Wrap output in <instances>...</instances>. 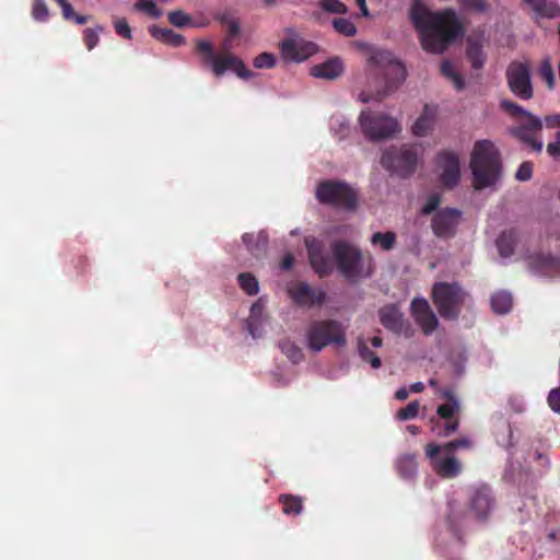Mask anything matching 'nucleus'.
<instances>
[{
  "instance_id": "nucleus-1",
  "label": "nucleus",
  "mask_w": 560,
  "mask_h": 560,
  "mask_svg": "<svg viewBox=\"0 0 560 560\" xmlns=\"http://www.w3.org/2000/svg\"><path fill=\"white\" fill-rule=\"evenodd\" d=\"M410 19L419 32L422 48L431 54L444 52L463 33L452 9L432 12L417 0L411 5Z\"/></svg>"
},
{
  "instance_id": "nucleus-2",
  "label": "nucleus",
  "mask_w": 560,
  "mask_h": 560,
  "mask_svg": "<svg viewBox=\"0 0 560 560\" xmlns=\"http://www.w3.org/2000/svg\"><path fill=\"white\" fill-rule=\"evenodd\" d=\"M472 186L476 190L495 185L500 179L502 164L500 154L490 140H478L471 153Z\"/></svg>"
},
{
  "instance_id": "nucleus-3",
  "label": "nucleus",
  "mask_w": 560,
  "mask_h": 560,
  "mask_svg": "<svg viewBox=\"0 0 560 560\" xmlns=\"http://www.w3.org/2000/svg\"><path fill=\"white\" fill-rule=\"evenodd\" d=\"M229 49V38L223 40L218 54L214 52L213 45L208 40H197L195 47V51L201 56L202 66L210 68L217 78L222 77L228 70L244 80L253 78L254 72L247 69L244 61Z\"/></svg>"
},
{
  "instance_id": "nucleus-4",
  "label": "nucleus",
  "mask_w": 560,
  "mask_h": 560,
  "mask_svg": "<svg viewBox=\"0 0 560 560\" xmlns=\"http://www.w3.org/2000/svg\"><path fill=\"white\" fill-rule=\"evenodd\" d=\"M331 255L339 272L349 281L369 278L374 264L370 254L364 255L360 248L345 241H336L330 246Z\"/></svg>"
},
{
  "instance_id": "nucleus-5",
  "label": "nucleus",
  "mask_w": 560,
  "mask_h": 560,
  "mask_svg": "<svg viewBox=\"0 0 560 560\" xmlns=\"http://www.w3.org/2000/svg\"><path fill=\"white\" fill-rule=\"evenodd\" d=\"M369 71L375 77H382L384 90L377 92L376 100L381 101L396 90L406 79L405 66L388 50H375L368 60Z\"/></svg>"
},
{
  "instance_id": "nucleus-6",
  "label": "nucleus",
  "mask_w": 560,
  "mask_h": 560,
  "mask_svg": "<svg viewBox=\"0 0 560 560\" xmlns=\"http://www.w3.org/2000/svg\"><path fill=\"white\" fill-rule=\"evenodd\" d=\"M500 107L512 118L520 121L518 126L511 130V133L535 152L540 153L544 147L538 137V132L542 129L541 119L510 100H502Z\"/></svg>"
},
{
  "instance_id": "nucleus-7",
  "label": "nucleus",
  "mask_w": 560,
  "mask_h": 560,
  "mask_svg": "<svg viewBox=\"0 0 560 560\" xmlns=\"http://www.w3.org/2000/svg\"><path fill=\"white\" fill-rule=\"evenodd\" d=\"M431 298L440 316L445 320H456L465 304L467 293L457 282H435Z\"/></svg>"
},
{
  "instance_id": "nucleus-8",
  "label": "nucleus",
  "mask_w": 560,
  "mask_h": 560,
  "mask_svg": "<svg viewBox=\"0 0 560 560\" xmlns=\"http://www.w3.org/2000/svg\"><path fill=\"white\" fill-rule=\"evenodd\" d=\"M421 154L422 148L418 144L390 147L383 153L381 163L384 168L407 178L415 173Z\"/></svg>"
},
{
  "instance_id": "nucleus-9",
  "label": "nucleus",
  "mask_w": 560,
  "mask_h": 560,
  "mask_svg": "<svg viewBox=\"0 0 560 560\" xmlns=\"http://www.w3.org/2000/svg\"><path fill=\"white\" fill-rule=\"evenodd\" d=\"M322 205L353 211L358 206L357 191L346 182L326 179L318 183L315 192Z\"/></svg>"
},
{
  "instance_id": "nucleus-10",
  "label": "nucleus",
  "mask_w": 560,
  "mask_h": 560,
  "mask_svg": "<svg viewBox=\"0 0 560 560\" xmlns=\"http://www.w3.org/2000/svg\"><path fill=\"white\" fill-rule=\"evenodd\" d=\"M307 346L313 352H319L328 345L343 347L347 342L342 325L335 319L315 320L306 331Z\"/></svg>"
},
{
  "instance_id": "nucleus-11",
  "label": "nucleus",
  "mask_w": 560,
  "mask_h": 560,
  "mask_svg": "<svg viewBox=\"0 0 560 560\" xmlns=\"http://www.w3.org/2000/svg\"><path fill=\"white\" fill-rule=\"evenodd\" d=\"M362 132L370 141H381L394 137L400 131L396 119L370 109H364L359 116Z\"/></svg>"
},
{
  "instance_id": "nucleus-12",
  "label": "nucleus",
  "mask_w": 560,
  "mask_h": 560,
  "mask_svg": "<svg viewBox=\"0 0 560 560\" xmlns=\"http://www.w3.org/2000/svg\"><path fill=\"white\" fill-rule=\"evenodd\" d=\"M506 85L511 93L522 100L528 101L534 96L530 66L527 61L514 60L505 71Z\"/></svg>"
},
{
  "instance_id": "nucleus-13",
  "label": "nucleus",
  "mask_w": 560,
  "mask_h": 560,
  "mask_svg": "<svg viewBox=\"0 0 560 560\" xmlns=\"http://www.w3.org/2000/svg\"><path fill=\"white\" fill-rule=\"evenodd\" d=\"M425 456L430 460V465L434 472L443 479H453L462 472V464L452 454L440 456L443 452L441 445L435 443H429L425 445Z\"/></svg>"
},
{
  "instance_id": "nucleus-14",
  "label": "nucleus",
  "mask_w": 560,
  "mask_h": 560,
  "mask_svg": "<svg viewBox=\"0 0 560 560\" xmlns=\"http://www.w3.org/2000/svg\"><path fill=\"white\" fill-rule=\"evenodd\" d=\"M308 259L314 271L320 277H327L332 272V262L324 241L314 236L304 240Z\"/></svg>"
},
{
  "instance_id": "nucleus-15",
  "label": "nucleus",
  "mask_w": 560,
  "mask_h": 560,
  "mask_svg": "<svg viewBox=\"0 0 560 560\" xmlns=\"http://www.w3.org/2000/svg\"><path fill=\"white\" fill-rule=\"evenodd\" d=\"M462 212L455 208H443L434 213L431 228L439 238L448 240L455 236L460 222Z\"/></svg>"
},
{
  "instance_id": "nucleus-16",
  "label": "nucleus",
  "mask_w": 560,
  "mask_h": 560,
  "mask_svg": "<svg viewBox=\"0 0 560 560\" xmlns=\"http://www.w3.org/2000/svg\"><path fill=\"white\" fill-rule=\"evenodd\" d=\"M378 317L381 324L387 330L395 335H405L411 337L412 329L410 323L405 319L404 314L400 312L396 304H387L378 310Z\"/></svg>"
},
{
  "instance_id": "nucleus-17",
  "label": "nucleus",
  "mask_w": 560,
  "mask_h": 560,
  "mask_svg": "<svg viewBox=\"0 0 560 560\" xmlns=\"http://www.w3.org/2000/svg\"><path fill=\"white\" fill-rule=\"evenodd\" d=\"M318 47L315 43L303 38H287L280 44V52L284 60L302 62L315 55Z\"/></svg>"
},
{
  "instance_id": "nucleus-18",
  "label": "nucleus",
  "mask_w": 560,
  "mask_h": 560,
  "mask_svg": "<svg viewBox=\"0 0 560 560\" xmlns=\"http://www.w3.org/2000/svg\"><path fill=\"white\" fill-rule=\"evenodd\" d=\"M410 313L425 336L431 335L438 328L439 319L427 299L420 296L412 299Z\"/></svg>"
},
{
  "instance_id": "nucleus-19",
  "label": "nucleus",
  "mask_w": 560,
  "mask_h": 560,
  "mask_svg": "<svg viewBox=\"0 0 560 560\" xmlns=\"http://www.w3.org/2000/svg\"><path fill=\"white\" fill-rule=\"evenodd\" d=\"M436 166L441 170V183L447 187L456 186L460 178L458 154L452 151H442L436 155Z\"/></svg>"
},
{
  "instance_id": "nucleus-20",
  "label": "nucleus",
  "mask_w": 560,
  "mask_h": 560,
  "mask_svg": "<svg viewBox=\"0 0 560 560\" xmlns=\"http://www.w3.org/2000/svg\"><path fill=\"white\" fill-rule=\"evenodd\" d=\"M288 292L293 302L301 307L312 308L320 306L326 299V294L322 289H314L302 281L292 284Z\"/></svg>"
},
{
  "instance_id": "nucleus-21",
  "label": "nucleus",
  "mask_w": 560,
  "mask_h": 560,
  "mask_svg": "<svg viewBox=\"0 0 560 560\" xmlns=\"http://www.w3.org/2000/svg\"><path fill=\"white\" fill-rule=\"evenodd\" d=\"M469 506L478 521H486L494 508V499L487 486L472 490L469 498Z\"/></svg>"
},
{
  "instance_id": "nucleus-22",
  "label": "nucleus",
  "mask_w": 560,
  "mask_h": 560,
  "mask_svg": "<svg viewBox=\"0 0 560 560\" xmlns=\"http://www.w3.org/2000/svg\"><path fill=\"white\" fill-rule=\"evenodd\" d=\"M459 412V402L443 404L438 407L436 413L440 419L445 420L441 425L439 422L432 427V431L439 436H450L458 429L459 421L456 415Z\"/></svg>"
},
{
  "instance_id": "nucleus-23",
  "label": "nucleus",
  "mask_w": 560,
  "mask_h": 560,
  "mask_svg": "<svg viewBox=\"0 0 560 560\" xmlns=\"http://www.w3.org/2000/svg\"><path fill=\"white\" fill-rule=\"evenodd\" d=\"M528 269L539 276H552L560 270V260L550 254L534 253L527 257Z\"/></svg>"
},
{
  "instance_id": "nucleus-24",
  "label": "nucleus",
  "mask_w": 560,
  "mask_h": 560,
  "mask_svg": "<svg viewBox=\"0 0 560 560\" xmlns=\"http://www.w3.org/2000/svg\"><path fill=\"white\" fill-rule=\"evenodd\" d=\"M438 108L435 106L425 104L423 112L418 117L412 126V132L417 137L427 136L432 129L436 120Z\"/></svg>"
},
{
  "instance_id": "nucleus-25",
  "label": "nucleus",
  "mask_w": 560,
  "mask_h": 560,
  "mask_svg": "<svg viewBox=\"0 0 560 560\" xmlns=\"http://www.w3.org/2000/svg\"><path fill=\"white\" fill-rule=\"evenodd\" d=\"M343 72L342 61L335 57L327 61L316 65L311 69V74L315 78H322L327 80H335L339 78Z\"/></svg>"
},
{
  "instance_id": "nucleus-26",
  "label": "nucleus",
  "mask_w": 560,
  "mask_h": 560,
  "mask_svg": "<svg viewBox=\"0 0 560 560\" xmlns=\"http://www.w3.org/2000/svg\"><path fill=\"white\" fill-rule=\"evenodd\" d=\"M538 19H555L560 16V5L552 0H522Z\"/></svg>"
},
{
  "instance_id": "nucleus-27",
  "label": "nucleus",
  "mask_w": 560,
  "mask_h": 560,
  "mask_svg": "<svg viewBox=\"0 0 560 560\" xmlns=\"http://www.w3.org/2000/svg\"><path fill=\"white\" fill-rule=\"evenodd\" d=\"M149 32L156 40L167 44L172 47H180L186 44V38L183 35L175 33L171 28H163L156 25H152L149 28Z\"/></svg>"
},
{
  "instance_id": "nucleus-28",
  "label": "nucleus",
  "mask_w": 560,
  "mask_h": 560,
  "mask_svg": "<svg viewBox=\"0 0 560 560\" xmlns=\"http://www.w3.org/2000/svg\"><path fill=\"white\" fill-rule=\"evenodd\" d=\"M518 235L515 229L503 231L497 238V247L499 254L503 258H508L514 254Z\"/></svg>"
},
{
  "instance_id": "nucleus-29",
  "label": "nucleus",
  "mask_w": 560,
  "mask_h": 560,
  "mask_svg": "<svg viewBox=\"0 0 560 560\" xmlns=\"http://www.w3.org/2000/svg\"><path fill=\"white\" fill-rule=\"evenodd\" d=\"M396 470L402 479H413L418 470V462L415 454H402L396 460Z\"/></svg>"
},
{
  "instance_id": "nucleus-30",
  "label": "nucleus",
  "mask_w": 560,
  "mask_h": 560,
  "mask_svg": "<svg viewBox=\"0 0 560 560\" xmlns=\"http://www.w3.org/2000/svg\"><path fill=\"white\" fill-rule=\"evenodd\" d=\"M242 241L247 250L255 257H258L266 252L268 241L262 233L258 235L245 233L242 236Z\"/></svg>"
},
{
  "instance_id": "nucleus-31",
  "label": "nucleus",
  "mask_w": 560,
  "mask_h": 560,
  "mask_svg": "<svg viewBox=\"0 0 560 560\" xmlns=\"http://www.w3.org/2000/svg\"><path fill=\"white\" fill-rule=\"evenodd\" d=\"M278 501L282 504V512L285 515H300L303 510V498L300 495H293L289 493H282L279 495Z\"/></svg>"
},
{
  "instance_id": "nucleus-32",
  "label": "nucleus",
  "mask_w": 560,
  "mask_h": 560,
  "mask_svg": "<svg viewBox=\"0 0 560 560\" xmlns=\"http://www.w3.org/2000/svg\"><path fill=\"white\" fill-rule=\"evenodd\" d=\"M513 299L509 292L499 291L491 298L492 311L497 314H506L512 308Z\"/></svg>"
},
{
  "instance_id": "nucleus-33",
  "label": "nucleus",
  "mask_w": 560,
  "mask_h": 560,
  "mask_svg": "<svg viewBox=\"0 0 560 560\" xmlns=\"http://www.w3.org/2000/svg\"><path fill=\"white\" fill-rule=\"evenodd\" d=\"M441 73L447 79L450 80L454 88L457 90V91H460L464 89L465 86V81H464V78L463 75L455 69L454 65L448 61V60H444L442 61L441 63Z\"/></svg>"
},
{
  "instance_id": "nucleus-34",
  "label": "nucleus",
  "mask_w": 560,
  "mask_h": 560,
  "mask_svg": "<svg viewBox=\"0 0 560 560\" xmlns=\"http://www.w3.org/2000/svg\"><path fill=\"white\" fill-rule=\"evenodd\" d=\"M396 233L393 231H387L385 233L375 232L371 237V244L376 246L378 245L383 250L389 252L396 245Z\"/></svg>"
},
{
  "instance_id": "nucleus-35",
  "label": "nucleus",
  "mask_w": 560,
  "mask_h": 560,
  "mask_svg": "<svg viewBox=\"0 0 560 560\" xmlns=\"http://www.w3.org/2000/svg\"><path fill=\"white\" fill-rule=\"evenodd\" d=\"M467 58L471 63V67L476 70H479L483 67L486 61V56L483 54L482 47L478 43H471L467 47L466 51Z\"/></svg>"
},
{
  "instance_id": "nucleus-36",
  "label": "nucleus",
  "mask_w": 560,
  "mask_h": 560,
  "mask_svg": "<svg viewBox=\"0 0 560 560\" xmlns=\"http://www.w3.org/2000/svg\"><path fill=\"white\" fill-rule=\"evenodd\" d=\"M241 289L248 295H256L259 291V283L250 272H242L237 277Z\"/></svg>"
},
{
  "instance_id": "nucleus-37",
  "label": "nucleus",
  "mask_w": 560,
  "mask_h": 560,
  "mask_svg": "<svg viewBox=\"0 0 560 560\" xmlns=\"http://www.w3.org/2000/svg\"><path fill=\"white\" fill-rule=\"evenodd\" d=\"M279 347L283 354L293 363H299L303 360V352L293 341L284 339L280 341Z\"/></svg>"
},
{
  "instance_id": "nucleus-38",
  "label": "nucleus",
  "mask_w": 560,
  "mask_h": 560,
  "mask_svg": "<svg viewBox=\"0 0 560 560\" xmlns=\"http://www.w3.org/2000/svg\"><path fill=\"white\" fill-rule=\"evenodd\" d=\"M330 127L338 140H345L350 136L351 128L349 121L343 117L336 116L330 119Z\"/></svg>"
},
{
  "instance_id": "nucleus-39",
  "label": "nucleus",
  "mask_w": 560,
  "mask_h": 560,
  "mask_svg": "<svg viewBox=\"0 0 560 560\" xmlns=\"http://www.w3.org/2000/svg\"><path fill=\"white\" fill-rule=\"evenodd\" d=\"M358 351L361 359L364 362L370 363L372 368L378 369L381 366L382 362L378 355L371 350L362 339L358 340Z\"/></svg>"
},
{
  "instance_id": "nucleus-40",
  "label": "nucleus",
  "mask_w": 560,
  "mask_h": 560,
  "mask_svg": "<svg viewBox=\"0 0 560 560\" xmlns=\"http://www.w3.org/2000/svg\"><path fill=\"white\" fill-rule=\"evenodd\" d=\"M133 9L139 12H143L152 19H159L163 12L152 0H138Z\"/></svg>"
},
{
  "instance_id": "nucleus-41",
  "label": "nucleus",
  "mask_w": 560,
  "mask_h": 560,
  "mask_svg": "<svg viewBox=\"0 0 560 560\" xmlns=\"http://www.w3.org/2000/svg\"><path fill=\"white\" fill-rule=\"evenodd\" d=\"M334 28L341 35L351 37L354 36L357 33L355 25L345 18H336L332 21Z\"/></svg>"
},
{
  "instance_id": "nucleus-42",
  "label": "nucleus",
  "mask_w": 560,
  "mask_h": 560,
  "mask_svg": "<svg viewBox=\"0 0 560 560\" xmlns=\"http://www.w3.org/2000/svg\"><path fill=\"white\" fill-rule=\"evenodd\" d=\"M539 77L547 83V86L551 90L555 86V72L550 60L545 59L538 70Z\"/></svg>"
},
{
  "instance_id": "nucleus-43",
  "label": "nucleus",
  "mask_w": 560,
  "mask_h": 560,
  "mask_svg": "<svg viewBox=\"0 0 560 560\" xmlns=\"http://www.w3.org/2000/svg\"><path fill=\"white\" fill-rule=\"evenodd\" d=\"M32 16L38 22H46L49 18V10L44 0H33Z\"/></svg>"
},
{
  "instance_id": "nucleus-44",
  "label": "nucleus",
  "mask_w": 560,
  "mask_h": 560,
  "mask_svg": "<svg viewBox=\"0 0 560 560\" xmlns=\"http://www.w3.org/2000/svg\"><path fill=\"white\" fill-rule=\"evenodd\" d=\"M168 21L176 27H185L190 25L191 16L183 10H175L168 13Z\"/></svg>"
},
{
  "instance_id": "nucleus-45",
  "label": "nucleus",
  "mask_w": 560,
  "mask_h": 560,
  "mask_svg": "<svg viewBox=\"0 0 560 560\" xmlns=\"http://www.w3.org/2000/svg\"><path fill=\"white\" fill-rule=\"evenodd\" d=\"M420 405L417 400L409 402L406 407L399 409L396 418L400 421L415 419L418 416Z\"/></svg>"
},
{
  "instance_id": "nucleus-46",
  "label": "nucleus",
  "mask_w": 560,
  "mask_h": 560,
  "mask_svg": "<svg viewBox=\"0 0 560 560\" xmlns=\"http://www.w3.org/2000/svg\"><path fill=\"white\" fill-rule=\"evenodd\" d=\"M319 5L329 13L345 14L348 12L347 5L339 0H322Z\"/></svg>"
},
{
  "instance_id": "nucleus-47",
  "label": "nucleus",
  "mask_w": 560,
  "mask_h": 560,
  "mask_svg": "<svg viewBox=\"0 0 560 560\" xmlns=\"http://www.w3.org/2000/svg\"><path fill=\"white\" fill-rule=\"evenodd\" d=\"M253 65L257 69H271L276 66V57L270 52H261L254 58Z\"/></svg>"
},
{
  "instance_id": "nucleus-48",
  "label": "nucleus",
  "mask_w": 560,
  "mask_h": 560,
  "mask_svg": "<svg viewBox=\"0 0 560 560\" xmlns=\"http://www.w3.org/2000/svg\"><path fill=\"white\" fill-rule=\"evenodd\" d=\"M441 446L444 453L453 454L458 448H469L471 446V442L467 438H460L450 441Z\"/></svg>"
},
{
  "instance_id": "nucleus-49",
  "label": "nucleus",
  "mask_w": 560,
  "mask_h": 560,
  "mask_svg": "<svg viewBox=\"0 0 560 560\" xmlns=\"http://www.w3.org/2000/svg\"><path fill=\"white\" fill-rule=\"evenodd\" d=\"M114 28H115V32L122 38L131 39V37H132L131 28L126 19H124V18L116 19L114 21Z\"/></svg>"
},
{
  "instance_id": "nucleus-50",
  "label": "nucleus",
  "mask_w": 560,
  "mask_h": 560,
  "mask_svg": "<svg viewBox=\"0 0 560 560\" xmlns=\"http://www.w3.org/2000/svg\"><path fill=\"white\" fill-rule=\"evenodd\" d=\"M533 176V163L529 161L523 162L516 171L515 178L520 182L529 180Z\"/></svg>"
},
{
  "instance_id": "nucleus-51",
  "label": "nucleus",
  "mask_w": 560,
  "mask_h": 560,
  "mask_svg": "<svg viewBox=\"0 0 560 560\" xmlns=\"http://www.w3.org/2000/svg\"><path fill=\"white\" fill-rule=\"evenodd\" d=\"M83 39L86 48L92 50L100 42L98 33L93 28H86L83 32Z\"/></svg>"
},
{
  "instance_id": "nucleus-52",
  "label": "nucleus",
  "mask_w": 560,
  "mask_h": 560,
  "mask_svg": "<svg viewBox=\"0 0 560 560\" xmlns=\"http://www.w3.org/2000/svg\"><path fill=\"white\" fill-rule=\"evenodd\" d=\"M546 151L553 160H560V130L555 135V141L547 144Z\"/></svg>"
},
{
  "instance_id": "nucleus-53",
  "label": "nucleus",
  "mask_w": 560,
  "mask_h": 560,
  "mask_svg": "<svg viewBox=\"0 0 560 560\" xmlns=\"http://www.w3.org/2000/svg\"><path fill=\"white\" fill-rule=\"evenodd\" d=\"M459 4L476 12H483L487 9L485 0H458Z\"/></svg>"
},
{
  "instance_id": "nucleus-54",
  "label": "nucleus",
  "mask_w": 560,
  "mask_h": 560,
  "mask_svg": "<svg viewBox=\"0 0 560 560\" xmlns=\"http://www.w3.org/2000/svg\"><path fill=\"white\" fill-rule=\"evenodd\" d=\"M548 405L552 411L560 413V386L549 392Z\"/></svg>"
},
{
  "instance_id": "nucleus-55",
  "label": "nucleus",
  "mask_w": 560,
  "mask_h": 560,
  "mask_svg": "<svg viewBox=\"0 0 560 560\" xmlns=\"http://www.w3.org/2000/svg\"><path fill=\"white\" fill-rule=\"evenodd\" d=\"M440 203H441V198L439 195L430 196L428 201L423 206L421 213L424 215L431 214L432 212H434L438 209Z\"/></svg>"
},
{
  "instance_id": "nucleus-56",
  "label": "nucleus",
  "mask_w": 560,
  "mask_h": 560,
  "mask_svg": "<svg viewBox=\"0 0 560 560\" xmlns=\"http://www.w3.org/2000/svg\"><path fill=\"white\" fill-rule=\"evenodd\" d=\"M544 121L548 128H560V114L547 115Z\"/></svg>"
},
{
  "instance_id": "nucleus-57",
  "label": "nucleus",
  "mask_w": 560,
  "mask_h": 560,
  "mask_svg": "<svg viewBox=\"0 0 560 560\" xmlns=\"http://www.w3.org/2000/svg\"><path fill=\"white\" fill-rule=\"evenodd\" d=\"M62 16L65 20L70 21L75 15V12L72 5L67 1L63 5H61Z\"/></svg>"
},
{
  "instance_id": "nucleus-58",
  "label": "nucleus",
  "mask_w": 560,
  "mask_h": 560,
  "mask_svg": "<svg viewBox=\"0 0 560 560\" xmlns=\"http://www.w3.org/2000/svg\"><path fill=\"white\" fill-rule=\"evenodd\" d=\"M294 265V256L292 254H285L280 262V267L283 270H290Z\"/></svg>"
},
{
  "instance_id": "nucleus-59",
  "label": "nucleus",
  "mask_w": 560,
  "mask_h": 560,
  "mask_svg": "<svg viewBox=\"0 0 560 560\" xmlns=\"http://www.w3.org/2000/svg\"><path fill=\"white\" fill-rule=\"evenodd\" d=\"M441 396L447 400V404L458 402L456 396L454 395L453 390L450 388H443L440 390Z\"/></svg>"
},
{
  "instance_id": "nucleus-60",
  "label": "nucleus",
  "mask_w": 560,
  "mask_h": 560,
  "mask_svg": "<svg viewBox=\"0 0 560 560\" xmlns=\"http://www.w3.org/2000/svg\"><path fill=\"white\" fill-rule=\"evenodd\" d=\"M228 32H229V37L230 38H233V37L237 36L238 33H240V25H238V23L236 21H231L230 24H229Z\"/></svg>"
},
{
  "instance_id": "nucleus-61",
  "label": "nucleus",
  "mask_w": 560,
  "mask_h": 560,
  "mask_svg": "<svg viewBox=\"0 0 560 560\" xmlns=\"http://www.w3.org/2000/svg\"><path fill=\"white\" fill-rule=\"evenodd\" d=\"M408 396H409V393H408V390L405 387L399 388L395 393V397L398 400H406L408 398Z\"/></svg>"
},
{
  "instance_id": "nucleus-62",
  "label": "nucleus",
  "mask_w": 560,
  "mask_h": 560,
  "mask_svg": "<svg viewBox=\"0 0 560 560\" xmlns=\"http://www.w3.org/2000/svg\"><path fill=\"white\" fill-rule=\"evenodd\" d=\"M357 4L360 8L361 14L363 16H369V10L365 0H357Z\"/></svg>"
},
{
  "instance_id": "nucleus-63",
  "label": "nucleus",
  "mask_w": 560,
  "mask_h": 560,
  "mask_svg": "<svg viewBox=\"0 0 560 560\" xmlns=\"http://www.w3.org/2000/svg\"><path fill=\"white\" fill-rule=\"evenodd\" d=\"M72 20H73L77 24H79V25H83V24H85V23L88 22L89 16H86V15H80V14H77V13H75V15L73 16V19H72Z\"/></svg>"
},
{
  "instance_id": "nucleus-64",
  "label": "nucleus",
  "mask_w": 560,
  "mask_h": 560,
  "mask_svg": "<svg viewBox=\"0 0 560 560\" xmlns=\"http://www.w3.org/2000/svg\"><path fill=\"white\" fill-rule=\"evenodd\" d=\"M423 389H424V385H423V383H421V382L413 383V384L410 386V390H411L412 393H421Z\"/></svg>"
}]
</instances>
